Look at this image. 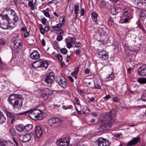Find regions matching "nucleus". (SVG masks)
<instances>
[{
	"instance_id": "1",
	"label": "nucleus",
	"mask_w": 146,
	"mask_h": 146,
	"mask_svg": "<svg viewBox=\"0 0 146 146\" xmlns=\"http://www.w3.org/2000/svg\"><path fill=\"white\" fill-rule=\"evenodd\" d=\"M8 102L13 108L19 109L22 106L23 100L21 96L17 94H12L8 98Z\"/></svg>"
},
{
	"instance_id": "2",
	"label": "nucleus",
	"mask_w": 146,
	"mask_h": 146,
	"mask_svg": "<svg viewBox=\"0 0 146 146\" xmlns=\"http://www.w3.org/2000/svg\"><path fill=\"white\" fill-rule=\"evenodd\" d=\"M116 111L114 110H111L108 114L109 117V119L105 121L101 125V128L104 130V127L106 128V127L110 128L112 125L113 122L114 121V118L116 116Z\"/></svg>"
},
{
	"instance_id": "3",
	"label": "nucleus",
	"mask_w": 146,
	"mask_h": 146,
	"mask_svg": "<svg viewBox=\"0 0 146 146\" xmlns=\"http://www.w3.org/2000/svg\"><path fill=\"white\" fill-rule=\"evenodd\" d=\"M8 14L10 15V19L12 20H8V25L12 28L14 27L16 25V23L18 20V18L17 14L13 10L9 9L8 10Z\"/></svg>"
},
{
	"instance_id": "4",
	"label": "nucleus",
	"mask_w": 146,
	"mask_h": 146,
	"mask_svg": "<svg viewBox=\"0 0 146 146\" xmlns=\"http://www.w3.org/2000/svg\"><path fill=\"white\" fill-rule=\"evenodd\" d=\"M29 116L35 120H41L44 117L42 112L40 110H35L29 113Z\"/></svg>"
},
{
	"instance_id": "5",
	"label": "nucleus",
	"mask_w": 146,
	"mask_h": 146,
	"mask_svg": "<svg viewBox=\"0 0 146 146\" xmlns=\"http://www.w3.org/2000/svg\"><path fill=\"white\" fill-rule=\"evenodd\" d=\"M21 41L20 40H15L10 45L12 50L17 53L20 51L22 48V45L21 43Z\"/></svg>"
},
{
	"instance_id": "6",
	"label": "nucleus",
	"mask_w": 146,
	"mask_h": 146,
	"mask_svg": "<svg viewBox=\"0 0 146 146\" xmlns=\"http://www.w3.org/2000/svg\"><path fill=\"white\" fill-rule=\"evenodd\" d=\"M48 62L45 60L39 59L34 62L32 65V67L34 68H43L46 69L48 67Z\"/></svg>"
},
{
	"instance_id": "7",
	"label": "nucleus",
	"mask_w": 146,
	"mask_h": 146,
	"mask_svg": "<svg viewBox=\"0 0 146 146\" xmlns=\"http://www.w3.org/2000/svg\"><path fill=\"white\" fill-rule=\"evenodd\" d=\"M133 17L132 13L128 9H125L123 11V13L122 18V23H126L129 20Z\"/></svg>"
},
{
	"instance_id": "8",
	"label": "nucleus",
	"mask_w": 146,
	"mask_h": 146,
	"mask_svg": "<svg viewBox=\"0 0 146 146\" xmlns=\"http://www.w3.org/2000/svg\"><path fill=\"white\" fill-rule=\"evenodd\" d=\"M56 82L61 87L65 88L67 87V82L66 78L62 75H58L56 77Z\"/></svg>"
},
{
	"instance_id": "9",
	"label": "nucleus",
	"mask_w": 146,
	"mask_h": 146,
	"mask_svg": "<svg viewBox=\"0 0 146 146\" xmlns=\"http://www.w3.org/2000/svg\"><path fill=\"white\" fill-rule=\"evenodd\" d=\"M62 121V120L59 118L53 117L49 120L48 123L50 125L57 127L61 124Z\"/></svg>"
},
{
	"instance_id": "10",
	"label": "nucleus",
	"mask_w": 146,
	"mask_h": 146,
	"mask_svg": "<svg viewBox=\"0 0 146 146\" xmlns=\"http://www.w3.org/2000/svg\"><path fill=\"white\" fill-rule=\"evenodd\" d=\"M69 143V140L68 137L59 139L56 142L58 146H68Z\"/></svg>"
},
{
	"instance_id": "11",
	"label": "nucleus",
	"mask_w": 146,
	"mask_h": 146,
	"mask_svg": "<svg viewBox=\"0 0 146 146\" xmlns=\"http://www.w3.org/2000/svg\"><path fill=\"white\" fill-rule=\"evenodd\" d=\"M52 94V92L48 88H45L41 94V96L44 100L46 99Z\"/></svg>"
},
{
	"instance_id": "12",
	"label": "nucleus",
	"mask_w": 146,
	"mask_h": 146,
	"mask_svg": "<svg viewBox=\"0 0 146 146\" xmlns=\"http://www.w3.org/2000/svg\"><path fill=\"white\" fill-rule=\"evenodd\" d=\"M98 146H109L110 144V141L106 139L100 138L97 141Z\"/></svg>"
},
{
	"instance_id": "13",
	"label": "nucleus",
	"mask_w": 146,
	"mask_h": 146,
	"mask_svg": "<svg viewBox=\"0 0 146 146\" xmlns=\"http://www.w3.org/2000/svg\"><path fill=\"white\" fill-rule=\"evenodd\" d=\"M33 134L29 133L26 135H21L19 136V139L21 141L23 142H27L29 141L32 137Z\"/></svg>"
},
{
	"instance_id": "14",
	"label": "nucleus",
	"mask_w": 146,
	"mask_h": 146,
	"mask_svg": "<svg viewBox=\"0 0 146 146\" xmlns=\"http://www.w3.org/2000/svg\"><path fill=\"white\" fill-rule=\"evenodd\" d=\"M141 140V138L139 136L133 138L132 139L128 142L127 144V146H132L134 145L139 142Z\"/></svg>"
},
{
	"instance_id": "15",
	"label": "nucleus",
	"mask_w": 146,
	"mask_h": 146,
	"mask_svg": "<svg viewBox=\"0 0 146 146\" xmlns=\"http://www.w3.org/2000/svg\"><path fill=\"white\" fill-rule=\"evenodd\" d=\"M54 75L53 72H51L46 77L44 80L45 82L47 84L52 83L54 79Z\"/></svg>"
},
{
	"instance_id": "16",
	"label": "nucleus",
	"mask_w": 146,
	"mask_h": 146,
	"mask_svg": "<svg viewBox=\"0 0 146 146\" xmlns=\"http://www.w3.org/2000/svg\"><path fill=\"white\" fill-rule=\"evenodd\" d=\"M35 137L36 138H40L42 134V131L41 128L39 126L36 127L35 129Z\"/></svg>"
},
{
	"instance_id": "17",
	"label": "nucleus",
	"mask_w": 146,
	"mask_h": 146,
	"mask_svg": "<svg viewBox=\"0 0 146 146\" xmlns=\"http://www.w3.org/2000/svg\"><path fill=\"white\" fill-rule=\"evenodd\" d=\"M98 55L99 57L102 60H106L108 58V53L104 50L100 51Z\"/></svg>"
},
{
	"instance_id": "18",
	"label": "nucleus",
	"mask_w": 146,
	"mask_h": 146,
	"mask_svg": "<svg viewBox=\"0 0 146 146\" xmlns=\"http://www.w3.org/2000/svg\"><path fill=\"white\" fill-rule=\"evenodd\" d=\"M138 74L142 76H146V66L140 67L138 69Z\"/></svg>"
},
{
	"instance_id": "19",
	"label": "nucleus",
	"mask_w": 146,
	"mask_h": 146,
	"mask_svg": "<svg viewBox=\"0 0 146 146\" xmlns=\"http://www.w3.org/2000/svg\"><path fill=\"white\" fill-rule=\"evenodd\" d=\"M111 13L113 15H115L121 11V9L116 7L115 6H112L111 7Z\"/></svg>"
},
{
	"instance_id": "20",
	"label": "nucleus",
	"mask_w": 146,
	"mask_h": 146,
	"mask_svg": "<svg viewBox=\"0 0 146 146\" xmlns=\"http://www.w3.org/2000/svg\"><path fill=\"white\" fill-rule=\"evenodd\" d=\"M31 58L33 60H36L40 57V55L36 51L34 50L30 55Z\"/></svg>"
},
{
	"instance_id": "21",
	"label": "nucleus",
	"mask_w": 146,
	"mask_h": 146,
	"mask_svg": "<svg viewBox=\"0 0 146 146\" xmlns=\"http://www.w3.org/2000/svg\"><path fill=\"white\" fill-rule=\"evenodd\" d=\"M62 24L60 23H59L57 24L56 26H52V29L54 30H59L60 33H58V34H61L63 33V31L62 29H60V28L62 27Z\"/></svg>"
},
{
	"instance_id": "22",
	"label": "nucleus",
	"mask_w": 146,
	"mask_h": 146,
	"mask_svg": "<svg viewBox=\"0 0 146 146\" xmlns=\"http://www.w3.org/2000/svg\"><path fill=\"white\" fill-rule=\"evenodd\" d=\"M15 128L20 133H23L25 130V126L22 124H19L16 125Z\"/></svg>"
},
{
	"instance_id": "23",
	"label": "nucleus",
	"mask_w": 146,
	"mask_h": 146,
	"mask_svg": "<svg viewBox=\"0 0 146 146\" xmlns=\"http://www.w3.org/2000/svg\"><path fill=\"white\" fill-rule=\"evenodd\" d=\"M8 25V19L5 20L4 21L0 24V27L3 29H7Z\"/></svg>"
},
{
	"instance_id": "24",
	"label": "nucleus",
	"mask_w": 146,
	"mask_h": 146,
	"mask_svg": "<svg viewBox=\"0 0 146 146\" xmlns=\"http://www.w3.org/2000/svg\"><path fill=\"white\" fill-rule=\"evenodd\" d=\"M12 143L7 141H0V145L1 146H11Z\"/></svg>"
},
{
	"instance_id": "25",
	"label": "nucleus",
	"mask_w": 146,
	"mask_h": 146,
	"mask_svg": "<svg viewBox=\"0 0 146 146\" xmlns=\"http://www.w3.org/2000/svg\"><path fill=\"white\" fill-rule=\"evenodd\" d=\"M36 0H31L28 3V5L31 8V10H34L35 8L34 6L35 4Z\"/></svg>"
},
{
	"instance_id": "26",
	"label": "nucleus",
	"mask_w": 146,
	"mask_h": 146,
	"mask_svg": "<svg viewBox=\"0 0 146 146\" xmlns=\"http://www.w3.org/2000/svg\"><path fill=\"white\" fill-rule=\"evenodd\" d=\"M79 67L75 68L74 71L71 73L72 76L74 77L76 79L77 78V75L79 71Z\"/></svg>"
},
{
	"instance_id": "27",
	"label": "nucleus",
	"mask_w": 146,
	"mask_h": 146,
	"mask_svg": "<svg viewBox=\"0 0 146 146\" xmlns=\"http://www.w3.org/2000/svg\"><path fill=\"white\" fill-rule=\"evenodd\" d=\"M6 121V118L2 112H0V123H1L5 122Z\"/></svg>"
},
{
	"instance_id": "28",
	"label": "nucleus",
	"mask_w": 146,
	"mask_h": 146,
	"mask_svg": "<svg viewBox=\"0 0 146 146\" xmlns=\"http://www.w3.org/2000/svg\"><path fill=\"white\" fill-rule=\"evenodd\" d=\"M9 17L7 14L0 15V24L4 21L5 20L8 19Z\"/></svg>"
},
{
	"instance_id": "29",
	"label": "nucleus",
	"mask_w": 146,
	"mask_h": 146,
	"mask_svg": "<svg viewBox=\"0 0 146 146\" xmlns=\"http://www.w3.org/2000/svg\"><path fill=\"white\" fill-rule=\"evenodd\" d=\"M92 18L94 22H96L97 20L98 14L94 12H92L91 14Z\"/></svg>"
},
{
	"instance_id": "30",
	"label": "nucleus",
	"mask_w": 146,
	"mask_h": 146,
	"mask_svg": "<svg viewBox=\"0 0 146 146\" xmlns=\"http://www.w3.org/2000/svg\"><path fill=\"white\" fill-rule=\"evenodd\" d=\"M6 114L8 117H9V118H12L11 122V123H13V121L14 120V118L13 117L15 116L14 114L11 112L9 111H7L6 112Z\"/></svg>"
},
{
	"instance_id": "31",
	"label": "nucleus",
	"mask_w": 146,
	"mask_h": 146,
	"mask_svg": "<svg viewBox=\"0 0 146 146\" xmlns=\"http://www.w3.org/2000/svg\"><path fill=\"white\" fill-rule=\"evenodd\" d=\"M9 133L13 136H15L16 135L15 129L12 126L11 127L9 130Z\"/></svg>"
},
{
	"instance_id": "32",
	"label": "nucleus",
	"mask_w": 146,
	"mask_h": 146,
	"mask_svg": "<svg viewBox=\"0 0 146 146\" xmlns=\"http://www.w3.org/2000/svg\"><path fill=\"white\" fill-rule=\"evenodd\" d=\"M74 13L75 14L76 18L78 17V13L79 11V6L78 5H75L74 7Z\"/></svg>"
},
{
	"instance_id": "33",
	"label": "nucleus",
	"mask_w": 146,
	"mask_h": 146,
	"mask_svg": "<svg viewBox=\"0 0 146 146\" xmlns=\"http://www.w3.org/2000/svg\"><path fill=\"white\" fill-rule=\"evenodd\" d=\"M33 128V125L30 124H27L25 126V130L27 131H30Z\"/></svg>"
},
{
	"instance_id": "34",
	"label": "nucleus",
	"mask_w": 146,
	"mask_h": 146,
	"mask_svg": "<svg viewBox=\"0 0 146 146\" xmlns=\"http://www.w3.org/2000/svg\"><path fill=\"white\" fill-rule=\"evenodd\" d=\"M138 82L141 84L146 83V78H140L138 79Z\"/></svg>"
},
{
	"instance_id": "35",
	"label": "nucleus",
	"mask_w": 146,
	"mask_h": 146,
	"mask_svg": "<svg viewBox=\"0 0 146 146\" xmlns=\"http://www.w3.org/2000/svg\"><path fill=\"white\" fill-rule=\"evenodd\" d=\"M55 56L59 61H61L62 60V56L60 54H56L54 55Z\"/></svg>"
},
{
	"instance_id": "36",
	"label": "nucleus",
	"mask_w": 146,
	"mask_h": 146,
	"mask_svg": "<svg viewBox=\"0 0 146 146\" xmlns=\"http://www.w3.org/2000/svg\"><path fill=\"white\" fill-rule=\"evenodd\" d=\"M106 2L104 0H102L100 2V6L101 8H104L106 7Z\"/></svg>"
},
{
	"instance_id": "37",
	"label": "nucleus",
	"mask_w": 146,
	"mask_h": 146,
	"mask_svg": "<svg viewBox=\"0 0 146 146\" xmlns=\"http://www.w3.org/2000/svg\"><path fill=\"white\" fill-rule=\"evenodd\" d=\"M141 99L143 101H146V90L141 96Z\"/></svg>"
},
{
	"instance_id": "38",
	"label": "nucleus",
	"mask_w": 146,
	"mask_h": 146,
	"mask_svg": "<svg viewBox=\"0 0 146 146\" xmlns=\"http://www.w3.org/2000/svg\"><path fill=\"white\" fill-rule=\"evenodd\" d=\"M101 87V86L97 83H94V86L92 88V89H100Z\"/></svg>"
},
{
	"instance_id": "39",
	"label": "nucleus",
	"mask_w": 146,
	"mask_h": 146,
	"mask_svg": "<svg viewBox=\"0 0 146 146\" xmlns=\"http://www.w3.org/2000/svg\"><path fill=\"white\" fill-rule=\"evenodd\" d=\"M61 52L63 54H66L67 53V50L65 48H63L60 50Z\"/></svg>"
},
{
	"instance_id": "40",
	"label": "nucleus",
	"mask_w": 146,
	"mask_h": 146,
	"mask_svg": "<svg viewBox=\"0 0 146 146\" xmlns=\"http://www.w3.org/2000/svg\"><path fill=\"white\" fill-rule=\"evenodd\" d=\"M40 26L41 27L40 28V33L42 35H44L45 33L44 32V29L42 27V25L41 24L40 25Z\"/></svg>"
},
{
	"instance_id": "41",
	"label": "nucleus",
	"mask_w": 146,
	"mask_h": 146,
	"mask_svg": "<svg viewBox=\"0 0 146 146\" xmlns=\"http://www.w3.org/2000/svg\"><path fill=\"white\" fill-rule=\"evenodd\" d=\"M66 44L67 46V47L70 49L72 47V44L71 43L68 42L67 40L66 41Z\"/></svg>"
},
{
	"instance_id": "42",
	"label": "nucleus",
	"mask_w": 146,
	"mask_h": 146,
	"mask_svg": "<svg viewBox=\"0 0 146 146\" xmlns=\"http://www.w3.org/2000/svg\"><path fill=\"white\" fill-rule=\"evenodd\" d=\"M63 39V36L61 35H59L57 36L56 40L58 41H60Z\"/></svg>"
},
{
	"instance_id": "43",
	"label": "nucleus",
	"mask_w": 146,
	"mask_h": 146,
	"mask_svg": "<svg viewBox=\"0 0 146 146\" xmlns=\"http://www.w3.org/2000/svg\"><path fill=\"white\" fill-rule=\"evenodd\" d=\"M70 42L72 44H73L75 43L76 40V38L75 37H72L70 38Z\"/></svg>"
},
{
	"instance_id": "44",
	"label": "nucleus",
	"mask_w": 146,
	"mask_h": 146,
	"mask_svg": "<svg viewBox=\"0 0 146 146\" xmlns=\"http://www.w3.org/2000/svg\"><path fill=\"white\" fill-rule=\"evenodd\" d=\"M5 43L6 41L4 39L0 38V44H5Z\"/></svg>"
},
{
	"instance_id": "45",
	"label": "nucleus",
	"mask_w": 146,
	"mask_h": 146,
	"mask_svg": "<svg viewBox=\"0 0 146 146\" xmlns=\"http://www.w3.org/2000/svg\"><path fill=\"white\" fill-rule=\"evenodd\" d=\"M43 12L46 17H50V15L49 13L48 12L46 11H43Z\"/></svg>"
},
{
	"instance_id": "46",
	"label": "nucleus",
	"mask_w": 146,
	"mask_h": 146,
	"mask_svg": "<svg viewBox=\"0 0 146 146\" xmlns=\"http://www.w3.org/2000/svg\"><path fill=\"white\" fill-rule=\"evenodd\" d=\"M95 99L94 97H92L90 98L88 100V102L89 103H91L93 102H94L95 101Z\"/></svg>"
},
{
	"instance_id": "47",
	"label": "nucleus",
	"mask_w": 146,
	"mask_h": 146,
	"mask_svg": "<svg viewBox=\"0 0 146 146\" xmlns=\"http://www.w3.org/2000/svg\"><path fill=\"white\" fill-rule=\"evenodd\" d=\"M29 112V111H24L23 112H21V113H18V114L19 115H25L27 114Z\"/></svg>"
},
{
	"instance_id": "48",
	"label": "nucleus",
	"mask_w": 146,
	"mask_h": 146,
	"mask_svg": "<svg viewBox=\"0 0 146 146\" xmlns=\"http://www.w3.org/2000/svg\"><path fill=\"white\" fill-rule=\"evenodd\" d=\"M41 22L43 24H45L46 23V20L45 18H43L41 20Z\"/></svg>"
},
{
	"instance_id": "49",
	"label": "nucleus",
	"mask_w": 146,
	"mask_h": 146,
	"mask_svg": "<svg viewBox=\"0 0 146 146\" xmlns=\"http://www.w3.org/2000/svg\"><path fill=\"white\" fill-rule=\"evenodd\" d=\"M74 44H75L74 47L78 48L80 46V45H79L80 44V43L79 42H76L74 43Z\"/></svg>"
},
{
	"instance_id": "50",
	"label": "nucleus",
	"mask_w": 146,
	"mask_h": 146,
	"mask_svg": "<svg viewBox=\"0 0 146 146\" xmlns=\"http://www.w3.org/2000/svg\"><path fill=\"white\" fill-rule=\"evenodd\" d=\"M44 30L46 32H48L49 30V28L48 26H46L44 28Z\"/></svg>"
},
{
	"instance_id": "51",
	"label": "nucleus",
	"mask_w": 146,
	"mask_h": 146,
	"mask_svg": "<svg viewBox=\"0 0 146 146\" xmlns=\"http://www.w3.org/2000/svg\"><path fill=\"white\" fill-rule=\"evenodd\" d=\"M81 51L79 49H77L75 51V53L77 55H79L80 54V52Z\"/></svg>"
},
{
	"instance_id": "52",
	"label": "nucleus",
	"mask_w": 146,
	"mask_h": 146,
	"mask_svg": "<svg viewBox=\"0 0 146 146\" xmlns=\"http://www.w3.org/2000/svg\"><path fill=\"white\" fill-rule=\"evenodd\" d=\"M85 12V10L83 8L81 9V15L82 16H83L84 15Z\"/></svg>"
},
{
	"instance_id": "53",
	"label": "nucleus",
	"mask_w": 146,
	"mask_h": 146,
	"mask_svg": "<svg viewBox=\"0 0 146 146\" xmlns=\"http://www.w3.org/2000/svg\"><path fill=\"white\" fill-rule=\"evenodd\" d=\"M85 73L86 74H88L90 72L88 68H86L84 70Z\"/></svg>"
},
{
	"instance_id": "54",
	"label": "nucleus",
	"mask_w": 146,
	"mask_h": 146,
	"mask_svg": "<svg viewBox=\"0 0 146 146\" xmlns=\"http://www.w3.org/2000/svg\"><path fill=\"white\" fill-rule=\"evenodd\" d=\"M111 97V96L110 95H107L105 97H104V99L105 100H108Z\"/></svg>"
},
{
	"instance_id": "55",
	"label": "nucleus",
	"mask_w": 146,
	"mask_h": 146,
	"mask_svg": "<svg viewBox=\"0 0 146 146\" xmlns=\"http://www.w3.org/2000/svg\"><path fill=\"white\" fill-rule=\"evenodd\" d=\"M75 100L76 101L75 104H76L79 105V102H78V101H79V99H78V98L77 97H76L75 98Z\"/></svg>"
},
{
	"instance_id": "56",
	"label": "nucleus",
	"mask_w": 146,
	"mask_h": 146,
	"mask_svg": "<svg viewBox=\"0 0 146 146\" xmlns=\"http://www.w3.org/2000/svg\"><path fill=\"white\" fill-rule=\"evenodd\" d=\"M41 42L42 44V45L43 46H44L46 44L45 41L44 39H42L41 41Z\"/></svg>"
},
{
	"instance_id": "57",
	"label": "nucleus",
	"mask_w": 146,
	"mask_h": 146,
	"mask_svg": "<svg viewBox=\"0 0 146 146\" xmlns=\"http://www.w3.org/2000/svg\"><path fill=\"white\" fill-rule=\"evenodd\" d=\"M29 35V33L28 32H26L24 33V37L25 38L27 37Z\"/></svg>"
},
{
	"instance_id": "58",
	"label": "nucleus",
	"mask_w": 146,
	"mask_h": 146,
	"mask_svg": "<svg viewBox=\"0 0 146 146\" xmlns=\"http://www.w3.org/2000/svg\"><path fill=\"white\" fill-rule=\"evenodd\" d=\"M70 59V56L67 55L66 56V61L67 62H68Z\"/></svg>"
},
{
	"instance_id": "59",
	"label": "nucleus",
	"mask_w": 146,
	"mask_h": 146,
	"mask_svg": "<svg viewBox=\"0 0 146 146\" xmlns=\"http://www.w3.org/2000/svg\"><path fill=\"white\" fill-rule=\"evenodd\" d=\"M68 78L71 82H73V81H74L73 79V78L71 76H68Z\"/></svg>"
},
{
	"instance_id": "60",
	"label": "nucleus",
	"mask_w": 146,
	"mask_h": 146,
	"mask_svg": "<svg viewBox=\"0 0 146 146\" xmlns=\"http://www.w3.org/2000/svg\"><path fill=\"white\" fill-rule=\"evenodd\" d=\"M21 31H23L24 32H26L27 31V29L26 27H22L21 29Z\"/></svg>"
},
{
	"instance_id": "61",
	"label": "nucleus",
	"mask_w": 146,
	"mask_h": 146,
	"mask_svg": "<svg viewBox=\"0 0 146 146\" xmlns=\"http://www.w3.org/2000/svg\"><path fill=\"white\" fill-rule=\"evenodd\" d=\"M91 115L94 117H96L97 116V114L96 112H92L91 113Z\"/></svg>"
},
{
	"instance_id": "62",
	"label": "nucleus",
	"mask_w": 146,
	"mask_h": 146,
	"mask_svg": "<svg viewBox=\"0 0 146 146\" xmlns=\"http://www.w3.org/2000/svg\"><path fill=\"white\" fill-rule=\"evenodd\" d=\"M140 3H141L143 5L144 4H146V0H141L140 1Z\"/></svg>"
},
{
	"instance_id": "63",
	"label": "nucleus",
	"mask_w": 146,
	"mask_h": 146,
	"mask_svg": "<svg viewBox=\"0 0 146 146\" xmlns=\"http://www.w3.org/2000/svg\"><path fill=\"white\" fill-rule=\"evenodd\" d=\"M113 101L115 102H117L118 101V98L117 97H114L113 98Z\"/></svg>"
},
{
	"instance_id": "64",
	"label": "nucleus",
	"mask_w": 146,
	"mask_h": 146,
	"mask_svg": "<svg viewBox=\"0 0 146 146\" xmlns=\"http://www.w3.org/2000/svg\"><path fill=\"white\" fill-rule=\"evenodd\" d=\"M13 140L14 142L15 143L16 145L17 146L18 145V143H17V140L14 138H13Z\"/></svg>"
}]
</instances>
